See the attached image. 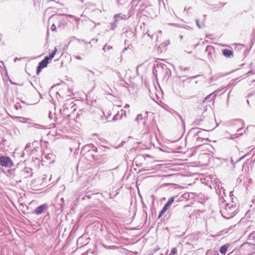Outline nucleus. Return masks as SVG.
I'll list each match as a JSON object with an SVG mask.
<instances>
[{
  "label": "nucleus",
  "mask_w": 255,
  "mask_h": 255,
  "mask_svg": "<svg viewBox=\"0 0 255 255\" xmlns=\"http://www.w3.org/2000/svg\"><path fill=\"white\" fill-rule=\"evenodd\" d=\"M171 253L172 255H175L177 253V249L176 248H173L171 251Z\"/></svg>",
  "instance_id": "10"
},
{
  "label": "nucleus",
  "mask_w": 255,
  "mask_h": 255,
  "mask_svg": "<svg viewBox=\"0 0 255 255\" xmlns=\"http://www.w3.org/2000/svg\"><path fill=\"white\" fill-rule=\"evenodd\" d=\"M222 53L226 57H230L233 55V51L230 49H225L222 50Z\"/></svg>",
  "instance_id": "5"
},
{
  "label": "nucleus",
  "mask_w": 255,
  "mask_h": 255,
  "mask_svg": "<svg viewBox=\"0 0 255 255\" xmlns=\"http://www.w3.org/2000/svg\"><path fill=\"white\" fill-rule=\"evenodd\" d=\"M48 63V58L45 57V58L42 60L38 65L37 67L36 73L37 74H39L41 71V69L46 67Z\"/></svg>",
  "instance_id": "3"
},
{
  "label": "nucleus",
  "mask_w": 255,
  "mask_h": 255,
  "mask_svg": "<svg viewBox=\"0 0 255 255\" xmlns=\"http://www.w3.org/2000/svg\"><path fill=\"white\" fill-rule=\"evenodd\" d=\"M48 208V206L46 204H44L37 207L34 210V212L37 215H39L43 213V212Z\"/></svg>",
  "instance_id": "4"
},
{
  "label": "nucleus",
  "mask_w": 255,
  "mask_h": 255,
  "mask_svg": "<svg viewBox=\"0 0 255 255\" xmlns=\"http://www.w3.org/2000/svg\"><path fill=\"white\" fill-rule=\"evenodd\" d=\"M206 50L209 51V54L211 55L212 53V51H213V48L212 46H208L207 47Z\"/></svg>",
  "instance_id": "9"
},
{
  "label": "nucleus",
  "mask_w": 255,
  "mask_h": 255,
  "mask_svg": "<svg viewBox=\"0 0 255 255\" xmlns=\"http://www.w3.org/2000/svg\"><path fill=\"white\" fill-rule=\"evenodd\" d=\"M2 35L1 34H0V40H1V39L2 38Z\"/></svg>",
  "instance_id": "12"
},
{
  "label": "nucleus",
  "mask_w": 255,
  "mask_h": 255,
  "mask_svg": "<svg viewBox=\"0 0 255 255\" xmlns=\"http://www.w3.org/2000/svg\"><path fill=\"white\" fill-rule=\"evenodd\" d=\"M171 255V254H169V255Z\"/></svg>",
  "instance_id": "14"
},
{
  "label": "nucleus",
  "mask_w": 255,
  "mask_h": 255,
  "mask_svg": "<svg viewBox=\"0 0 255 255\" xmlns=\"http://www.w3.org/2000/svg\"><path fill=\"white\" fill-rule=\"evenodd\" d=\"M174 201V197H171L169 199L167 202L165 204L162 210L160 211L158 218H160L165 213V212L170 208L172 204L173 203Z\"/></svg>",
  "instance_id": "2"
},
{
  "label": "nucleus",
  "mask_w": 255,
  "mask_h": 255,
  "mask_svg": "<svg viewBox=\"0 0 255 255\" xmlns=\"http://www.w3.org/2000/svg\"><path fill=\"white\" fill-rule=\"evenodd\" d=\"M121 0H118V1H120Z\"/></svg>",
  "instance_id": "15"
},
{
  "label": "nucleus",
  "mask_w": 255,
  "mask_h": 255,
  "mask_svg": "<svg viewBox=\"0 0 255 255\" xmlns=\"http://www.w3.org/2000/svg\"><path fill=\"white\" fill-rule=\"evenodd\" d=\"M230 245L229 244H225L221 247L220 250V253L222 255H225Z\"/></svg>",
  "instance_id": "6"
},
{
  "label": "nucleus",
  "mask_w": 255,
  "mask_h": 255,
  "mask_svg": "<svg viewBox=\"0 0 255 255\" xmlns=\"http://www.w3.org/2000/svg\"><path fill=\"white\" fill-rule=\"evenodd\" d=\"M125 18V15L122 14H118L116 15L115 16V19L114 21L116 22L119 19H123Z\"/></svg>",
  "instance_id": "8"
},
{
  "label": "nucleus",
  "mask_w": 255,
  "mask_h": 255,
  "mask_svg": "<svg viewBox=\"0 0 255 255\" xmlns=\"http://www.w3.org/2000/svg\"><path fill=\"white\" fill-rule=\"evenodd\" d=\"M51 29L53 31L55 30V29H56V26L55 25V24H52V26H51Z\"/></svg>",
  "instance_id": "11"
},
{
  "label": "nucleus",
  "mask_w": 255,
  "mask_h": 255,
  "mask_svg": "<svg viewBox=\"0 0 255 255\" xmlns=\"http://www.w3.org/2000/svg\"><path fill=\"white\" fill-rule=\"evenodd\" d=\"M57 51V49L56 47L54 48V50L52 51V52L49 54V55L48 56H46L45 57L48 58V61L49 60H51L52 58H54L55 54L56 53Z\"/></svg>",
  "instance_id": "7"
},
{
  "label": "nucleus",
  "mask_w": 255,
  "mask_h": 255,
  "mask_svg": "<svg viewBox=\"0 0 255 255\" xmlns=\"http://www.w3.org/2000/svg\"><path fill=\"white\" fill-rule=\"evenodd\" d=\"M208 56L209 57V58H212V55H208Z\"/></svg>",
  "instance_id": "13"
},
{
  "label": "nucleus",
  "mask_w": 255,
  "mask_h": 255,
  "mask_svg": "<svg viewBox=\"0 0 255 255\" xmlns=\"http://www.w3.org/2000/svg\"><path fill=\"white\" fill-rule=\"evenodd\" d=\"M0 165L5 167L10 168L13 166V163L9 157L0 156Z\"/></svg>",
  "instance_id": "1"
}]
</instances>
